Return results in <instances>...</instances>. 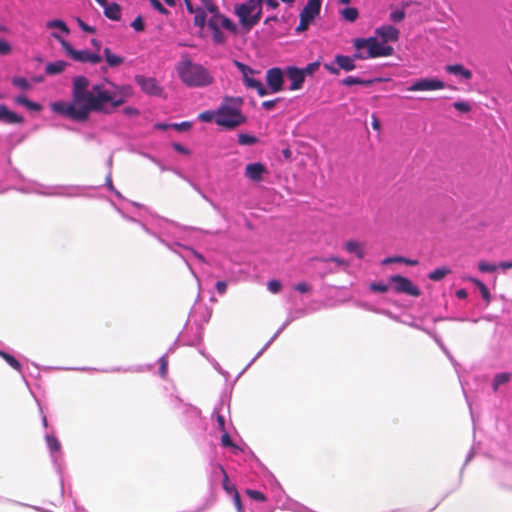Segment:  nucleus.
Wrapping results in <instances>:
<instances>
[{
	"mask_svg": "<svg viewBox=\"0 0 512 512\" xmlns=\"http://www.w3.org/2000/svg\"><path fill=\"white\" fill-rule=\"evenodd\" d=\"M227 287H228V285H227V282H225V281H218V282H216V284H215V288H216V290H217V292H218L219 294H224V293H226V291H227Z\"/></svg>",
	"mask_w": 512,
	"mask_h": 512,
	"instance_id": "680f3d73",
	"label": "nucleus"
},
{
	"mask_svg": "<svg viewBox=\"0 0 512 512\" xmlns=\"http://www.w3.org/2000/svg\"><path fill=\"white\" fill-rule=\"evenodd\" d=\"M453 107L460 111V112H463V113H466V112H469L471 110V107L468 103L466 102H462V101H457V102H454L453 103Z\"/></svg>",
	"mask_w": 512,
	"mask_h": 512,
	"instance_id": "09e8293b",
	"label": "nucleus"
},
{
	"mask_svg": "<svg viewBox=\"0 0 512 512\" xmlns=\"http://www.w3.org/2000/svg\"><path fill=\"white\" fill-rule=\"evenodd\" d=\"M0 356L15 370L20 371L21 364L20 362L11 354L1 351L0 350Z\"/></svg>",
	"mask_w": 512,
	"mask_h": 512,
	"instance_id": "bb28decb",
	"label": "nucleus"
},
{
	"mask_svg": "<svg viewBox=\"0 0 512 512\" xmlns=\"http://www.w3.org/2000/svg\"><path fill=\"white\" fill-rule=\"evenodd\" d=\"M279 101L280 98H276L274 100H266L262 102V107L267 111L272 110Z\"/></svg>",
	"mask_w": 512,
	"mask_h": 512,
	"instance_id": "13d9d810",
	"label": "nucleus"
},
{
	"mask_svg": "<svg viewBox=\"0 0 512 512\" xmlns=\"http://www.w3.org/2000/svg\"><path fill=\"white\" fill-rule=\"evenodd\" d=\"M266 82L271 92L277 93L283 90L284 73L278 68H270L266 72Z\"/></svg>",
	"mask_w": 512,
	"mask_h": 512,
	"instance_id": "9d476101",
	"label": "nucleus"
},
{
	"mask_svg": "<svg viewBox=\"0 0 512 512\" xmlns=\"http://www.w3.org/2000/svg\"><path fill=\"white\" fill-rule=\"evenodd\" d=\"M375 34L381 39L380 44L387 46L388 42H397L399 40V30L392 25H383L375 29Z\"/></svg>",
	"mask_w": 512,
	"mask_h": 512,
	"instance_id": "9b49d317",
	"label": "nucleus"
},
{
	"mask_svg": "<svg viewBox=\"0 0 512 512\" xmlns=\"http://www.w3.org/2000/svg\"><path fill=\"white\" fill-rule=\"evenodd\" d=\"M212 16L208 20V27L209 29H216V28H222L223 23L222 19H224V15L220 14L219 11L217 12H210Z\"/></svg>",
	"mask_w": 512,
	"mask_h": 512,
	"instance_id": "b1692460",
	"label": "nucleus"
},
{
	"mask_svg": "<svg viewBox=\"0 0 512 512\" xmlns=\"http://www.w3.org/2000/svg\"><path fill=\"white\" fill-rule=\"evenodd\" d=\"M104 15L111 20L118 21L121 18V8L117 3H107L104 6Z\"/></svg>",
	"mask_w": 512,
	"mask_h": 512,
	"instance_id": "aec40b11",
	"label": "nucleus"
},
{
	"mask_svg": "<svg viewBox=\"0 0 512 512\" xmlns=\"http://www.w3.org/2000/svg\"><path fill=\"white\" fill-rule=\"evenodd\" d=\"M267 287L271 293L276 294L280 292L282 284L278 280H270L267 284Z\"/></svg>",
	"mask_w": 512,
	"mask_h": 512,
	"instance_id": "c03bdc74",
	"label": "nucleus"
},
{
	"mask_svg": "<svg viewBox=\"0 0 512 512\" xmlns=\"http://www.w3.org/2000/svg\"><path fill=\"white\" fill-rule=\"evenodd\" d=\"M23 117L8 109L5 104H0V122L7 124H20Z\"/></svg>",
	"mask_w": 512,
	"mask_h": 512,
	"instance_id": "2eb2a0df",
	"label": "nucleus"
},
{
	"mask_svg": "<svg viewBox=\"0 0 512 512\" xmlns=\"http://www.w3.org/2000/svg\"><path fill=\"white\" fill-rule=\"evenodd\" d=\"M222 474H223V488L230 494H233V491H232V486L229 485V478H228V475L226 473V471L224 470V468L222 466H219Z\"/></svg>",
	"mask_w": 512,
	"mask_h": 512,
	"instance_id": "8fccbe9b",
	"label": "nucleus"
},
{
	"mask_svg": "<svg viewBox=\"0 0 512 512\" xmlns=\"http://www.w3.org/2000/svg\"><path fill=\"white\" fill-rule=\"evenodd\" d=\"M232 491H233L232 495H233V503H234V505L236 506L238 512H243L241 498H240V495H239V493L236 490L234 485H232Z\"/></svg>",
	"mask_w": 512,
	"mask_h": 512,
	"instance_id": "a19ab883",
	"label": "nucleus"
},
{
	"mask_svg": "<svg viewBox=\"0 0 512 512\" xmlns=\"http://www.w3.org/2000/svg\"><path fill=\"white\" fill-rule=\"evenodd\" d=\"M51 36L60 42L67 55L70 56L74 61L82 63L89 62L92 64H98L102 61V57L97 53H92L88 50H75L68 41L63 39L56 32H53Z\"/></svg>",
	"mask_w": 512,
	"mask_h": 512,
	"instance_id": "423d86ee",
	"label": "nucleus"
},
{
	"mask_svg": "<svg viewBox=\"0 0 512 512\" xmlns=\"http://www.w3.org/2000/svg\"><path fill=\"white\" fill-rule=\"evenodd\" d=\"M450 273H451V270L448 267L443 266V267H439V268H436L435 270L431 271L428 274V278L432 281H440L444 277L449 275Z\"/></svg>",
	"mask_w": 512,
	"mask_h": 512,
	"instance_id": "5701e85b",
	"label": "nucleus"
},
{
	"mask_svg": "<svg viewBox=\"0 0 512 512\" xmlns=\"http://www.w3.org/2000/svg\"><path fill=\"white\" fill-rule=\"evenodd\" d=\"M199 119L203 122H211L213 120L216 122V112L204 111L199 114Z\"/></svg>",
	"mask_w": 512,
	"mask_h": 512,
	"instance_id": "37998d69",
	"label": "nucleus"
},
{
	"mask_svg": "<svg viewBox=\"0 0 512 512\" xmlns=\"http://www.w3.org/2000/svg\"><path fill=\"white\" fill-rule=\"evenodd\" d=\"M211 32L212 39L215 44H224L226 42V37L221 31V28L211 29Z\"/></svg>",
	"mask_w": 512,
	"mask_h": 512,
	"instance_id": "2f4dec72",
	"label": "nucleus"
},
{
	"mask_svg": "<svg viewBox=\"0 0 512 512\" xmlns=\"http://www.w3.org/2000/svg\"><path fill=\"white\" fill-rule=\"evenodd\" d=\"M67 63L59 60L55 62L48 63L45 67V71L48 75H56L64 71Z\"/></svg>",
	"mask_w": 512,
	"mask_h": 512,
	"instance_id": "4be33fe9",
	"label": "nucleus"
},
{
	"mask_svg": "<svg viewBox=\"0 0 512 512\" xmlns=\"http://www.w3.org/2000/svg\"><path fill=\"white\" fill-rule=\"evenodd\" d=\"M340 14H341L342 18L348 22L356 21V19L359 16V12H358L357 8H354V7H347L345 9H343L340 12Z\"/></svg>",
	"mask_w": 512,
	"mask_h": 512,
	"instance_id": "393cba45",
	"label": "nucleus"
},
{
	"mask_svg": "<svg viewBox=\"0 0 512 512\" xmlns=\"http://www.w3.org/2000/svg\"><path fill=\"white\" fill-rule=\"evenodd\" d=\"M176 69L179 78L188 87H204L214 82L213 76L205 67L189 59L178 63Z\"/></svg>",
	"mask_w": 512,
	"mask_h": 512,
	"instance_id": "7ed1b4c3",
	"label": "nucleus"
},
{
	"mask_svg": "<svg viewBox=\"0 0 512 512\" xmlns=\"http://www.w3.org/2000/svg\"><path fill=\"white\" fill-rule=\"evenodd\" d=\"M247 118L239 108L233 107L227 102L222 104L216 111V123L226 129H234L244 123Z\"/></svg>",
	"mask_w": 512,
	"mask_h": 512,
	"instance_id": "39448f33",
	"label": "nucleus"
},
{
	"mask_svg": "<svg viewBox=\"0 0 512 512\" xmlns=\"http://www.w3.org/2000/svg\"><path fill=\"white\" fill-rule=\"evenodd\" d=\"M371 289L375 292L385 293L388 291L389 287L384 283H373Z\"/></svg>",
	"mask_w": 512,
	"mask_h": 512,
	"instance_id": "4d7b16f0",
	"label": "nucleus"
},
{
	"mask_svg": "<svg viewBox=\"0 0 512 512\" xmlns=\"http://www.w3.org/2000/svg\"><path fill=\"white\" fill-rule=\"evenodd\" d=\"M390 282L394 284V290L399 294H407L413 297H419L421 290L408 278L401 275H393Z\"/></svg>",
	"mask_w": 512,
	"mask_h": 512,
	"instance_id": "6e6552de",
	"label": "nucleus"
},
{
	"mask_svg": "<svg viewBox=\"0 0 512 512\" xmlns=\"http://www.w3.org/2000/svg\"><path fill=\"white\" fill-rule=\"evenodd\" d=\"M445 88V83L437 78H420L414 81L408 88V91H434Z\"/></svg>",
	"mask_w": 512,
	"mask_h": 512,
	"instance_id": "1a4fd4ad",
	"label": "nucleus"
},
{
	"mask_svg": "<svg viewBox=\"0 0 512 512\" xmlns=\"http://www.w3.org/2000/svg\"><path fill=\"white\" fill-rule=\"evenodd\" d=\"M25 107L32 111H40L42 109V106L39 103L30 100L27 102Z\"/></svg>",
	"mask_w": 512,
	"mask_h": 512,
	"instance_id": "0e129e2a",
	"label": "nucleus"
},
{
	"mask_svg": "<svg viewBox=\"0 0 512 512\" xmlns=\"http://www.w3.org/2000/svg\"><path fill=\"white\" fill-rule=\"evenodd\" d=\"M78 26L87 33H95V28L86 24L81 18H77Z\"/></svg>",
	"mask_w": 512,
	"mask_h": 512,
	"instance_id": "6e6d98bb",
	"label": "nucleus"
},
{
	"mask_svg": "<svg viewBox=\"0 0 512 512\" xmlns=\"http://www.w3.org/2000/svg\"><path fill=\"white\" fill-rule=\"evenodd\" d=\"M402 262V257L401 256H396V257H388V258H385L382 263L383 264H389V263H401Z\"/></svg>",
	"mask_w": 512,
	"mask_h": 512,
	"instance_id": "69168bd1",
	"label": "nucleus"
},
{
	"mask_svg": "<svg viewBox=\"0 0 512 512\" xmlns=\"http://www.w3.org/2000/svg\"><path fill=\"white\" fill-rule=\"evenodd\" d=\"M235 65L242 72L243 77L246 76L247 74H254V70L252 68H250L249 66H247L239 61H235Z\"/></svg>",
	"mask_w": 512,
	"mask_h": 512,
	"instance_id": "864d4df0",
	"label": "nucleus"
},
{
	"mask_svg": "<svg viewBox=\"0 0 512 512\" xmlns=\"http://www.w3.org/2000/svg\"><path fill=\"white\" fill-rule=\"evenodd\" d=\"M46 27L49 28V29L58 28V29H60L62 32H64L67 35L70 33V29L68 28L66 23L64 21H62V20H59V19H54V20L48 21L46 23Z\"/></svg>",
	"mask_w": 512,
	"mask_h": 512,
	"instance_id": "a878e982",
	"label": "nucleus"
},
{
	"mask_svg": "<svg viewBox=\"0 0 512 512\" xmlns=\"http://www.w3.org/2000/svg\"><path fill=\"white\" fill-rule=\"evenodd\" d=\"M216 419H217V424H218L219 430L225 432V419H224V416L218 414Z\"/></svg>",
	"mask_w": 512,
	"mask_h": 512,
	"instance_id": "338daca9",
	"label": "nucleus"
},
{
	"mask_svg": "<svg viewBox=\"0 0 512 512\" xmlns=\"http://www.w3.org/2000/svg\"><path fill=\"white\" fill-rule=\"evenodd\" d=\"M223 26L222 28H225L226 30L230 31L232 34L237 33V26L226 16H224V19H222Z\"/></svg>",
	"mask_w": 512,
	"mask_h": 512,
	"instance_id": "79ce46f5",
	"label": "nucleus"
},
{
	"mask_svg": "<svg viewBox=\"0 0 512 512\" xmlns=\"http://www.w3.org/2000/svg\"><path fill=\"white\" fill-rule=\"evenodd\" d=\"M243 81L246 87L255 89L260 96H265L268 94V91L265 88V86L262 84L260 80L255 79L253 77V74H247L246 76H244Z\"/></svg>",
	"mask_w": 512,
	"mask_h": 512,
	"instance_id": "dca6fc26",
	"label": "nucleus"
},
{
	"mask_svg": "<svg viewBox=\"0 0 512 512\" xmlns=\"http://www.w3.org/2000/svg\"><path fill=\"white\" fill-rule=\"evenodd\" d=\"M511 375L509 373L496 374L493 380V389L497 391L498 387L510 381Z\"/></svg>",
	"mask_w": 512,
	"mask_h": 512,
	"instance_id": "cd10ccee",
	"label": "nucleus"
},
{
	"mask_svg": "<svg viewBox=\"0 0 512 512\" xmlns=\"http://www.w3.org/2000/svg\"><path fill=\"white\" fill-rule=\"evenodd\" d=\"M263 0H248L236 8L240 23L246 30L252 29L260 20Z\"/></svg>",
	"mask_w": 512,
	"mask_h": 512,
	"instance_id": "20e7f679",
	"label": "nucleus"
},
{
	"mask_svg": "<svg viewBox=\"0 0 512 512\" xmlns=\"http://www.w3.org/2000/svg\"><path fill=\"white\" fill-rule=\"evenodd\" d=\"M151 6L163 15H167L169 11L161 4L159 0H149Z\"/></svg>",
	"mask_w": 512,
	"mask_h": 512,
	"instance_id": "49530a36",
	"label": "nucleus"
},
{
	"mask_svg": "<svg viewBox=\"0 0 512 512\" xmlns=\"http://www.w3.org/2000/svg\"><path fill=\"white\" fill-rule=\"evenodd\" d=\"M194 14V25L203 28L205 26L207 17L205 11L199 8Z\"/></svg>",
	"mask_w": 512,
	"mask_h": 512,
	"instance_id": "c85d7f7f",
	"label": "nucleus"
},
{
	"mask_svg": "<svg viewBox=\"0 0 512 512\" xmlns=\"http://www.w3.org/2000/svg\"><path fill=\"white\" fill-rule=\"evenodd\" d=\"M353 46L356 52L352 56L335 55L332 62L324 64L325 70L330 74L339 75L341 70L353 71L356 68L355 60L388 57L394 54V48L380 44L377 37L356 38L353 40Z\"/></svg>",
	"mask_w": 512,
	"mask_h": 512,
	"instance_id": "f03ea898",
	"label": "nucleus"
},
{
	"mask_svg": "<svg viewBox=\"0 0 512 512\" xmlns=\"http://www.w3.org/2000/svg\"><path fill=\"white\" fill-rule=\"evenodd\" d=\"M131 26L138 32H142L145 30L144 21L140 15L133 20Z\"/></svg>",
	"mask_w": 512,
	"mask_h": 512,
	"instance_id": "a18cd8bd",
	"label": "nucleus"
},
{
	"mask_svg": "<svg viewBox=\"0 0 512 512\" xmlns=\"http://www.w3.org/2000/svg\"><path fill=\"white\" fill-rule=\"evenodd\" d=\"M46 442L51 451L57 452L60 450L61 446L56 437L52 435H47Z\"/></svg>",
	"mask_w": 512,
	"mask_h": 512,
	"instance_id": "f704fd0d",
	"label": "nucleus"
},
{
	"mask_svg": "<svg viewBox=\"0 0 512 512\" xmlns=\"http://www.w3.org/2000/svg\"><path fill=\"white\" fill-rule=\"evenodd\" d=\"M445 70L449 74L459 75L466 80L472 78V72L469 69H466L462 64L447 65L445 66Z\"/></svg>",
	"mask_w": 512,
	"mask_h": 512,
	"instance_id": "6ab92c4d",
	"label": "nucleus"
},
{
	"mask_svg": "<svg viewBox=\"0 0 512 512\" xmlns=\"http://www.w3.org/2000/svg\"><path fill=\"white\" fill-rule=\"evenodd\" d=\"M235 65L242 72L243 77L246 76L247 74H254V70L252 68H250L249 66H247L239 61H235Z\"/></svg>",
	"mask_w": 512,
	"mask_h": 512,
	"instance_id": "603ef678",
	"label": "nucleus"
},
{
	"mask_svg": "<svg viewBox=\"0 0 512 512\" xmlns=\"http://www.w3.org/2000/svg\"><path fill=\"white\" fill-rule=\"evenodd\" d=\"M173 148L182 154H189V150L179 143H174Z\"/></svg>",
	"mask_w": 512,
	"mask_h": 512,
	"instance_id": "774afa93",
	"label": "nucleus"
},
{
	"mask_svg": "<svg viewBox=\"0 0 512 512\" xmlns=\"http://www.w3.org/2000/svg\"><path fill=\"white\" fill-rule=\"evenodd\" d=\"M89 80L84 76L73 79L72 102H54L51 108L54 112L66 116L74 121H86L91 111L101 112L104 104L110 102L113 107H119L126 102V98L119 96L103 87L93 85L88 90Z\"/></svg>",
	"mask_w": 512,
	"mask_h": 512,
	"instance_id": "f257e3e1",
	"label": "nucleus"
},
{
	"mask_svg": "<svg viewBox=\"0 0 512 512\" xmlns=\"http://www.w3.org/2000/svg\"><path fill=\"white\" fill-rule=\"evenodd\" d=\"M345 250L348 253L355 254L358 259L364 258V244L357 240H348L344 245Z\"/></svg>",
	"mask_w": 512,
	"mask_h": 512,
	"instance_id": "f3484780",
	"label": "nucleus"
},
{
	"mask_svg": "<svg viewBox=\"0 0 512 512\" xmlns=\"http://www.w3.org/2000/svg\"><path fill=\"white\" fill-rule=\"evenodd\" d=\"M295 289L300 293H307L311 291V286L306 282H300L295 286Z\"/></svg>",
	"mask_w": 512,
	"mask_h": 512,
	"instance_id": "052dcab7",
	"label": "nucleus"
},
{
	"mask_svg": "<svg viewBox=\"0 0 512 512\" xmlns=\"http://www.w3.org/2000/svg\"><path fill=\"white\" fill-rule=\"evenodd\" d=\"M285 74L290 81V90L294 91L302 88L305 77L303 75V71H301L300 68L288 66L285 70Z\"/></svg>",
	"mask_w": 512,
	"mask_h": 512,
	"instance_id": "f8f14e48",
	"label": "nucleus"
},
{
	"mask_svg": "<svg viewBox=\"0 0 512 512\" xmlns=\"http://www.w3.org/2000/svg\"><path fill=\"white\" fill-rule=\"evenodd\" d=\"M103 52L109 67H117L124 63V58L112 53L110 48L106 47Z\"/></svg>",
	"mask_w": 512,
	"mask_h": 512,
	"instance_id": "412c9836",
	"label": "nucleus"
},
{
	"mask_svg": "<svg viewBox=\"0 0 512 512\" xmlns=\"http://www.w3.org/2000/svg\"><path fill=\"white\" fill-rule=\"evenodd\" d=\"M135 81L141 89L149 95H160L162 92L161 87L154 78L137 75Z\"/></svg>",
	"mask_w": 512,
	"mask_h": 512,
	"instance_id": "ddd939ff",
	"label": "nucleus"
},
{
	"mask_svg": "<svg viewBox=\"0 0 512 512\" xmlns=\"http://www.w3.org/2000/svg\"><path fill=\"white\" fill-rule=\"evenodd\" d=\"M381 79H361L359 77L347 76L343 78L340 83L343 86H352V85H363V86H371L375 82H379Z\"/></svg>",
	"mask_w": 512,
	"mask_h": 512,
	"instance_id": "a211bd4d",
	"label": "nucleus"
},
{
	"mask_svg": "<svg viewBox=\"0 0 512 512\" xmlns=\"http://www.w3.org/2000/svg\"><path fill=\"white\" fill-rule=\"evenodd\" d=\"M258 142V139L255 136L248 135L245 133H241L238 135V143L240 145H253Z\"/></svg>",
	"mask_w": 512,
	"mask_h": 512,
	"instance_id": "c756f323",
	"label": "nucleus"
},
{
	"mask_svg": "<svg viewBox=\"0 0 512 512\" xmlns=\"http://www.w3.org/2000/svg\"><path fill=\"white\" fill-rule=\"evenodd\" d=\"M221 444L224 447H233L237 448V446L233 443L230 435L225 431L221 436Z\"/></svg>",
	"mask_w": 512,
	"mask_h": 512,
	"instance_id": "de8ad7c7",
	"label": "nucleus"
},
{
	"mask_svg": "<svg viewBox=\"0 0 512 512\" xmlns=\"http://www.w3.org/2000/svg\"><path fill=\"white\" fill-rule=\"evenodd\" d=\"M11 50L12 48L8 41L0 38V55H8Z\"/></svg>",
	"mask_w": 512,
	"mask_h": 512,
	"instance_id": "3c124183",
	"label": "nucleus"
},
{
	"mask_svg": "<svg viewBox=\"0 0 512 512\" xmlns=\"http://www.w3.org/2000/svg\"><path fill=\"white\" fill-rule=\"evenodd\" d=\"M192 124L190 122H182L179 124H174L173 127L178 131H186L191 128Z\"/></svg>",
	"mask_w": 512,
	"mask_h": 512,
	"instance_id": "e2e57ef3",
	"label": "nucleus"
},
{
	"mask_svg": "<svg viewBox=\"0 0 512 512\" xmlns=\"http://www.w3.org/2000/svg\"><path fill=\"white\" fill-rule=\"evenodd\" d=\"M405 18L404 10H397L390 14V19L393 22H401Z\"/></svg>",
	"mask_w": 512,
	"mask_h": 512,
	"instance_id": "5fc2aeb1",
	"label": "nucleus"
},
{
	"mask_svg": "<svg viewBox=\"0 0 512 512\" xmlns=\"http://www.w3.org/2000/svg\"><path fill=\"white\" fill-rule=\"evenodd\" d=\"M496 266L494 264H490L488 262H485V261H480L478 263V269L481 271V272H484V273H492V272H495L496 271Z\"/></svg>",
	"mask_w": 512,
	"mask_h": 512,
	"instance_id": "4c0bfd02",
	"label": "nucleus"
},
{
	"mask_svg": "<svg viewBox=\"0 0 512 512\" xmlns=\"http://www.w3.org/2000/svg\"><path fill=\"white\" fill-rule=\"evenodd\" d=\"M321 4V0L307 1L306 5L300 13V23L295 29L297 33H302L308 29L309 25L320 14Z\"/></svg>",
	"mask_w": 512,
	"mask_h": 512,
	"instance_id": "0eeeda50",
	"label": "nucleus"
},
{
	"mask_svg": "<svg viewBox=\"0 0 512 512\" xmlns=\"http://www.w3.org/2000/svg\"><path fill=\"white\" fill-rule=\"evenodd\" d=\"M203 6L207 9L208 12H217V6L214 4L213 0H200Z\"/></svg>",
	"mask_w": 512,
	"mask_h": 512,
	"instance_id": "bf43d9fd",
	"label": "nucleus"
},
{
	"mask_svg": "<svg viewBox=\"0 0 512 512\" xmlns=\"http://www.w3.org/2000/svg\"><path fill=\"white\" fill-rule=\"evenodd\" d=\"M319 66H320V62L315 61V62L309 63L305 68H302L301 71H303L304 77L306 75H313L318 70Z\"/></svg>",
	"mask_w": 512,
	"mask_h": 512,
	"instance_id": "c9c22d12",
	"label": "nucleus"
},
{
	"mask_svg": "<svg viewBox=\"0 0 512 512\" xmlns=\"http://www.w3.org/2000/svg\"><path fill=\"white\" fill-rule=\"evenodd\" d=\"M315 260L321 261V262H334L337 265L343 266V267H348V265H349L348 262L345 261L344 259L339 258V257H335V256H332V257H329V258L317 257V258H315Z\"/></svg>",
	"mask_w": 512,
	"mask_h": 512,
	"instance_id": "72a5a7b5",
	"label": "nucleus"
},
{
	"mask_svg": "<svg viewBox=\"0 0 512 512\" xmlns=\"http://www.w3.org/2000/svg\"><path fill=\"white\" fill-rule=\"evenodd\" d=\"M268 173L267 168L260 162L250 163L246 165L244 175L253 182H260L263 175Z\"/></svg>",
	"mask_w": 512,
	"mask_h": 512,
	"instance_id": "4468645a",
	"label": "nucleus"
},
{
	"mask_svg": "<svg viewBox=\"0 0 512 512\" xmlns=\"http://www.w3.org/2000/svg\"><path fill=\"white\" fill-rule=\"evenodd\" d=\"M473 282L478 286L482 297L487 302H489L491 296H490V292H489V289L487 288V286L483 282H481L480 280H477V279H474Z\"/></svg>",
	"mask_w": 512,
	"mask_h": 512,
	"instance_id": "473e14b6",
	"label": "nucleus"
},
{
	"mask_svg": "<svg viewBox=\"0 0 512 512\" xmlns=\"http://www.w3.org/2000/svg\"><path fill=\"white\" fill-rule=\"evenodd\" d=\"M159 374L162 378H165L167 376V372H168V358L167 356H162L160 359H159Z\"/></svg>",
	"mask_w": 512,
	"mask_h": 512,
	"instance_id": "e433bc0d",
	"label": "nucleus"
},
{
	"mask_svg": "<svg viewBox=\"0 0 512 512\" xmlns=\"http://www.w3.org/2000/svg\"><path fill=\"white\" fill-rule=\"evenodd\" d=\"M12 83L15 86H17L21 89H24V90H28L30 88L29 82L24 77H15V78H13Z\"/></svg>",
	"mask_w": 512,
	"mask_h": 512,
	"instance_id": "58836bf2",
	"label": "nucleus"
},
{
	"mask_svg": "<svg viewBox=\"0 0 512 512\" xmlns=\"http://www.w3.org/2000/svg\"><path fill=\"white\" fill-rule=\"evenodd\" d=\"M246 493L253 500L260 501V502H263L266 500L265 495L260 491L248 489L246 491Z\"/></svg>",
	"mask_w": 512,
	"mask_h": 512,
	"instance_id": "ea45409f",
	"label": "nucleus"
},
{
	"mask_svg": "<svg viewBox=\"0 0 512 512\" xmlns=\"http://www.w3.org/2000/svg\"><path fill=\"white\" fill-rule=\"evenodd\" d=\"M112 92H116L119 96H123L124 98H129L132 96L133 90L129 85L125 86H115V89Z\"/></svg>",
	"mask_w": 512,
	"mask_h": 512,
	"instance_id": "7c9ffc66",
	"label": "nucleus"
}]
</instances>
